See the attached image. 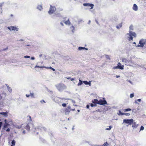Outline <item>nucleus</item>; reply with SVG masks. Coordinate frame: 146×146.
<instances>
[{
  "label": "nucleus",
  "mask_w": 146,
  "mask_h": 146,
  "mask_svg": "<svg viewBox=\"0 0 146 146\" xmlns=\"http://www.w3.org/2000/svg\"><path fill=\"white\" fill-rule=\"evenodd\" d=\"M57 89L60 91H62L66 89V86L63 84H58L56 85Z\"/></svg>",
  "instance_id": "1"
},
{
  "label": "nucleus",
  "mask_w": 146,
  "mask_h": 146,
  "mask_svg": "<svg viewBox=\"0 0 146 146\" xmlns=\"http://www.w3.org/2000/svg\"><path fill=\"white\" fill-rule=\"evenodd\" d=\"M127 35H128L127 37L128 38V40L129 41L133 40V36L134 37H135L136 35V34L134 32H132L131 31H129V33H127Z\"/></svg>",
  "instance_id": "2"
},
{
  "label": "nucleus",
  "mask_w": 146,
  "mask_h": 146,
  "mask_svg": "<svg viewBox=\"0 0 146 146\" xmlns=\"http://www.w3.org/2000/svg\"><path fill=\"white\" fill-rule=\"evenodd\" d=\"M133 119H125L123 120V123L128 124L129 125H131L133 123Z\"/></svg>",
  "instance_id": "3"
},
{
  "label": "nucleus",
  "mask_w": 146,
  "mask_h": 146,
  "mask_svg": "<svg viewBox=\"0 0 146 146\" xmlns=\"http://www.w3.org/2000/svg\"><path fill=\"white\" fill-rule=\"evenodd\" d=\"M122 62L125 64L126 65H129L130 63L131 62V61L129 59L125 58H123L122 59Z\"/></svg>",
  "instance_id": "4"
},
{
  "label": "nucleus",
  "mask_w": 146,
  "mask_h": 146,
  "mask_svg": "<svg viewBox=\"0 0 146 146\" xmlns=\"http://www.w3.org/2000/svg\"><path fill=\"white\" fill-rule=\"evenodd\" d=\"M56 10V9L54 6L50 5V8L48 11L49 14L53 13Z\"/></svg>",
  "instance_id": "5"
},
{
  "label": "nucleus",
  "mask_w": 146,
  "mask_h": 146,
  "mask_svg": "<svg viewBox=\"0 0 146 146\" xmlns=\"http://www.w3.org/2000/svg\"><path fill=\"white\" fill-rule=\"evenodd\" d=\"M83 5L85 7H91V8H90V9H93L94 6V5L92 3H84L83 4Z\"/></svg>",
  "instance_id": "6"
},
{
  "label": "nucleus",
  "mask_w": 146,
  "mask_h": 146,
  "mask_svg": "<svg viewBox=\"0 0 146 146\" xmlns=\"http://www.w3.org/2000/svg\"><path fill=\"white\" fill-rule=\"evenodd\" d=\"M107 103V102L105 100H100L98 101V104L100 105H104L106 104Z\"/></svg>",
  "instance_id": "7"
},
{
  "label": "nucleus",
  "mask_w": 146,
  "mask_h": 146,
  "mask_svg": "<svg viewBox=\"0 0 146 146\" xmlns=\"http://www.w3.org/2000/svg\"><path fill=\"white\" fill-rule=\"evenodd\" d=\"M71 110V109L70 106H68L65 110V114L66 115L68 114L70 112Z\"/></svg>",
  "instance_id": "8"
},
{
  "label": "nucleus",
  "mask_w": 146,
  "mask_h": 146,
  "mask_svg": "<svg viewBox=\"0 0 146 146\" xmlns=\"http://www.w3.org/2000/svg\"><path fill=\"white\" fill-rule=\"evenodd\" d=\"M146 39H142L139 41V44H142L143 47L144 45L146 44Z\"/></svg>",
  "instance_id": "9"
},
{
  "label": "nucleus",
  "mask_w": 146,
  "mask_h": 146,
  "mask_svg": "<svg viewBox=\"0 0 146 146\" xmlns=\"http://www.w3.org/2000/svg\"><path fill=\"white\" fill-rule=\"evenodd\" d=\"M7 28L10 31L16 30V31H18L17 28L14 26L8 27H7Z\"/></svg>",
  "instance_id": "10"
},
{
  "label": "nucleus",
  "mask_w": 146,
  "mask_h": 146,
  "mask_svg": "<svg viewBox=\"0 0 146 146\" xmlns=\"http://www.w3.org/2000/svg\"><path fill=\"white\" fill-rule=\"evenodd\" d=\"M117 66L118 69L121 70H123L124 69V66L121 65L120 63L119 62L117 64Z\"/></svg>",
  "instance_id": "11"
},
{
  "label": "nucleus",
  "mask_w": 146,
  "mask_h": 146,
  "mask_svg": "<svg viewBox=\"0 0 146 146\" xmlns=\"http://www.w3.org/2000/svg\"><path fill=\"white\" fill-rule=\"evenodd\" d=\"M36 129H38V131L41 130L42 131V130H45L46 128L44 127H42L40 126H38L36 128H35V130H36Z\"/></svg>",
  "instance_id": "12"
},
{
  "label": "nucleus",
  "mask_w": 146,
  "mask_h": 146,
  "mask_svg": "<svg viewBox=\"0 0 146 146\" xmlns=\"http://www.w3.org/2000/svg\"><path fill=\"white\" fill-rule=\"evenodd\" d=\"M132 9L133 10L137 11L138 10V7L137 5L135 4H134L133 5Z\"/></svg>",
  "instance_id": "13"
},
{
  "label": "nucleus",
  "mask_w": 146,
  "mask_h": 146,
  "mask_svg": "<svg viewBox=\"0 0 146 146\" xmlns=\"http://www.w3.org/2000/svg\"><path fill=\"white\" fill-rule=\"evenodd\" d=\"M8 112L6 111L5 112H0V114L2 115L4 117H6L8 116Z\"/></svg>",
  "instance_id": "14"
},
{
  "label": "nucleus",
  "mask_w": 146,
  "mask_h": 146,
  "mask_svg": "<svg viewBox=\"0 0 146 146\" xmlns=\"http://www.w3.org/2000/svg\"><path fill=\"white\" fill-rule=\"evenodd\" d=\"M132 127L133 128V129L137 128L138 124H137L136 122H133L132 123Z\"/></svg>",
  "instance_id": "15"
},
{
  "label": "nucleus",
  "mask_w": 146,
  "mask_h": 146,
  "mask_svg": "<svg viewBox=\"0 0 146 146\" xmlns=\"http://www.w3.org/2000/svg\"><path fill=\"white\" fill-rule=\"evenodd\" d=\"M93 103L95 104H98V100L97 99H95L92 101Z\"/></svg>",
  "instance_id": "16"
},
{
  "label": "nucleus",
  "mask_w": 146,
  "mask_h": 146,
  "mask_svg": "<svg viewBox=\"0 0 146 146\" xmlns=\"http://www.w3.org/2000/svg\"><path fill=\"white\" fill-rule=\"evenodd\" d=\"M6 85L7 88V90L9 91V92H11L12 91V90L11 88L9 86H8V85L6 84Z\"/></svg>",
  "instance_id": "17"
},
{
  "label": "nucleus",
  "mask_w": 146,
  "mask_h": 146,
  "mask_svg": "<svg viewBox=\"0 0 146 146\" xmlns=\"http://www.w3.org/2000/svg\"><path fill=\"white\" fill-rule=\"evenodd\" d=\"M37 9L40 11H41L42 9V6L41 5H38L37 7Z\"/></svg>",
  "instance_id": "18"
},
{
  "label": "nucleus",
  "mask_w": 146,
  "mask_h": 146,
  "mask_svg": "<svg viewBox=\"0 0 146 146\" xmlns=\"http://www.w3.org/2000/svg\"><path fill=\"white\" fill-rule=\"evenodd\" d=\"M30 123H28L25 127V129L28 131H29L30 129Z\"/></svg>",
  "instance_id": "19"
},
{
  "label": "nucleus",
  "mask_w": 146,
  "mask_h": 146,
  "mask_svg": "<svg viewBox=\"0 0 146 146\" xmlns=\"http://www.w3.org/2000/svg\"><path fill=\"white\" fill-rule=\"evenodd\" d=\"M65 24L66 25H70V22L69 21V19H68L67 21L64 22Z\"/></svg>",
  "instance_id": "20"
},
{
  "label": "nucleus",
  "mask_w": 146,
  "mask_h": 146,
  "mask_svg": "<svg viewBox=\"0 0 146 146\" xmlns=\"http://www.w3.org/2000/svg\"><path fill=\"white\" fill-rule=\"evenodd\" d=\"M122 26V23L119 24L118 25H117L116 27L117 29H119Z\"/></svg>",
  "instance_id": "21"
},
{
  "label": "nucleus",
  "mask_w": 146,
  "mask_h": 146,
  "mask_svg": "<svg viewBox=\"0 0 146 146\" xmlns=\"http://www.w3.org/2000/svg\"><path fill=\"white\" fill-rule=\"evenodd\" d=\"M9 125V124L7 123V122H6V123H5L4 125L3 129H5Z\"/></svg>",
  "instance_id": "22"
},
{
  "label": "nucleus",
  "mask_w": 146,
  "mask_h": 146,
  "mask_svg": "<svg viewBox=\"0 0 146 146\" xmlns=\"http://www.w3.org/2000/svg\"><path fill=\"white\" fill-rule=\"evenodd\" d=\"M83 83V81H82L81 80H79V82L78 83V86H80Z\"/></svg>",
  "instance_id": "23"
},
{
  "label": "nucleus",
  "mask_w": 146,
  "mask_h": 146,
  "mask_svg": "<svg viewBox=\"0 0 146 146\" xmlns=\"http://www.w3.org/2000/svg\"><path fill=\"white\" fill-rule=\"evenodd\" d=\"M30 96L31 98H35L34 94L33 93H30Z\"/></svg>",
  "instance_id": "24"
},
{
  "label": "nucleus",
  "mask_w": 146,
  "mask_h": 146,
  "mask_svg": "<svg viewBox=\"0 0 146 146\" xmlns=\"http://www.w3.org/2000/svg\"><path fill=\"white\" fill-rule=\"evenodd\" d=\"M117 114L119 115H124V113L121 112L120 110H119V113H118Z\"/></svg>",
  "instance_id": "25"
},
{
  "label": "nucleus",
  "mask_w": 146,
  "mask_h": 146,
  "mask_svg": "<svg viewBox=\"0 0 146 146\" xmlns=\"http://www.w3.org/2000/svg\"><path fill=\"white\" fill-rule=\"evenodd\" d=\"M15 142L14 140H13L11 142L12 145L11 146H14L15 145Z\"/></svg>",
  "instance_id": "26"
},
{
  "label": "nucleus",
  "mask_w": 146,
  "mask_h": 146,
  "mask_svg": "<svg viewBox=\"0 0 146 146\" xmlns=\"http://www.w3.org/2000/svg\"><path fill=\"white\" fill-rule=\"evenodd\" d=\"M70 29L71 30L72 32L73 33H74V27L73 26H72L70 27Z\"/></svg>",
  "instance_id": "27"
},
{
  "label": "nucleus",
  "mask_w": 146,
  "mask_h": 146,
  "mask_svg": "<svg viewBox=\"0 0 146 146\" xmlns=\"http://www.w3.org/2000/svg\"><path fill=\"white\" fill-rule=\"evenodd\" d=\"M131 110V109L130 108H127L123 110V111L125 112L128 111H130Z\"/></svg>",
  "instance_id": "28"
},
{
  "label": "nucleus",
  "mask_w": 146,
  "mask_h": 146,
  "mask_svg": "<svg viewBox=\"0 0 146 146\" xmlns=\"http://www.w3.org/2000/svg\"><path fill=\"white\" fill-rule=\"evenodd\" d=\"M141 101V100L140 99H138V100H136L135 101V104H138L137 102V101H138L139 102H140Z\"/></svg>",
  "instance_id": "29"
},
{
  "label": "nucleus",
  "mask_w": 146,
  "mask_h": 146,
  "mask_svg": "<svg viewBox=\"0 0 146 146\" xmlns=\"http://www.w3.org/2000/svg\"><path fill=\"white\" fill-rule=\"evenodd\" d=\"M111 126L110 125L109 126L108 128H106V129L108 130H110L111 129Z\"/></svg>",
  "instance_id": "30"
},
{
  "label": "nucleus",
  "mask_w": 146,
  "mask_h": 146,
  "mask_svg": "<svg viewBox=\"0 0 146 146\" xmlns=\"http://www.w3.org/2000/svg\"><path fill=\"white\" fill-rule=\"evenodd\" d=\"M83 83H84L86 85H88V82L86 81H83Z\"/></svg>",
  "instance_id": "31"
},
{
  "label": "nucleus",
  "mask_w": 146,
  "mask_h": 146,
  "mask_svg": "<svg viewBox=\"0 0 146 146\" xmlns=\"http://www.w3.org/2000/svg\"><path fill=\"white\" fill-rule=\"evenodd\" d=\"M90 106L92 107H95L96 106V104H90Z\"/></svg>",
  "instance_id": "32"
},
{
  "label": "nucleus",
  "mask_w": 146,
  "mask_h": 146,
  "mask_svg": "<svg viewBox=\"0 0 146 146\" xmlns=\"http://www.w3.org/2000/svg\"><path fill=\"white\" fill-rule=\"evenodd\" d=\"M78 50H84V47H79L78 48Z\"/></svg>",
  "instance_id": "33"
},
{
  "label": "nucleus",
  "mask_w": 146,
  "mask_h": 146,
  "mask_svg": "<svg viewBox=\"0 0 146 146\" xmlns=\"http://www.w3.org/2000/svg\"><path fill=\"white\" fill-rule=\"evenodd\" d=\"M134 96V94H131L130 95V98H132Z\"/></svg>",
  "instance_id": "34"
},
{
  "label": "nucleus",
  "mask_w": 146,
  "mask_h": 146,
  "mask_svg": "<svg viewBox=\"0 0 146 146\" xmlns=\"http://www.w3.org/2000/svg\"><path fill=\"white\" fill-rule=\"evenodd\" d=\"M133 27L132 25H130V26L129 27L130 31L131 30H133Z\"/></svg>",
  "instance_id": "35"
},
{
  "label": "nucleus",
  "mask_w": 146,
  "mask_h": 146,
  "mask_svg": "<svg viewBox=\"0 0 146 146\" xmlns=\"http://www.w3.org/2000/svg\"><path fill=\"white\" fill-rule=\"evenodd\" d=\"M144 129V127L143 126H141V127H140V131L141 130H143Z\"/></svg>",
  "instance_id": "36"
},
{
  "label": "nucleus",
  "mask_w": 146,
  "mask_h": 146,
  "mask_svg": "<svg viewBox=\"0 0 146 146\" xmlns=\"http://www.w3.org/2000/svg\"><path fill=\"white\" fill-rule=\"evenodd\" d=\"M124 115L128 116L130 115V114L128 113H124Z\"/></svg>",
  "instance_id": "37"
},
{
  "label": "nucleus",
  "mask_w": 146,
  "mask_h": 146,
  "mask_svg": "<svg viewBox=\"0 0 146 146\" xmlns=\"http://www.w3.org/2000/svg\"><path fill=\"white\" fill-rule=\"evenodd\" d=\"M108 143L106 142L105 143L102 145V146H108Z\"/></svg>",
  "instance_id": "38"
},
{
  "label": "nucleus",
  "mask_w": 146,
  "mask_h": 146,
  "mask_svg": "<svg viewBox=\"0 0 146 146\" xmlns=\"http://www.w3.org/2000/svg\"><path fill=\"white\" fill-rule=\"evenodd\" d=\"M3 102L2 101L0 103V107H2L3 106Z\"/></svg>",
  "instance_id": "39"
},
{
  "label": "nucleus",
  "mask_w": 146,
  "mask_h": 146,
  "mask_svg": "<svg viewBox=\"0 0 146 146\" xmlns=\"http://www.w3.org/2000/svg\"><path fill=\"white\" fill-rule=\"evenodd\" d=\"M62 106L64 107H65L66 106V104L65 103H63L62 104Z\"/></svg>",
  "instance_id": "40"
},
{
  "label": "nucleus",
  "mask_w": 146,
  "mask_h": 146,
  "mask_svg": "<svg viewBox=\"0 0 146 146\" xmlns=\"http://www.w3.org/2000/svg\"><path fill=\"white\" fill-rule=\"evenodd\" d=\"M44 66H38L37 65H36L35 66V68H44Z\"/></svg>",
  "instance_id": "41"
},
{
  "label": "nucleus",
  "mask_w": 146,
  "mask_h": 146,
  "mask_svg": "<svg viewBox=\"0 0 146 146\" xmlns=\"http://www.w3.org/2000/svg\"><path fill=\"white\" fill-rule=\"evenodd\" d=\"M28 117H29V119L28 118V119L29 120V121H32V119H31V117L30 116H28Z\"/></svg>",
  "instance_id": "42"
},
{
  "label": "nucleus",
  "mask_w": 146,
  "mask_h": 146,
  "mask_svg": "<svg viewBox=\"0 0 146 146\" xmlns=\"http://www.w3.org/2000/svg\"><path fill=\"white\" fill-rule=\"evenodd\" d=\"M136 46L137 47H143V46L142 45V44H140L139 45V44H138Z\"/></svg>",
  "instance_id": "43"
},
{
  "label": "nucleus",
  "mask_w": 146,
  "mask_h": 146,
  "mask_svg": "<svg viewBox=\"0 0 146 146\" xmlns=\"http://www.w3.org/2000/svg\"><path fill=\"white\" fill-rule=\"evenodd\" d=\"M24 57L25 58H30V56H27V55H26V56H24Z\"/></svg>",
  "instance_id": "44"
},
{
  "label": "nucleus",
  "mask_w": 146,
  "mask_h": 146,
  "mask_svg": "<svg viewBox=\"0 0 146 146\" xmlns=\"http://www.w3.org/2000/svg\"><path fill=\"white\" fill-rule=\"evenodd\" d=\"M3 4H4V2H2L1 3H0V7H1Z\"/></svg>",
  "instance_id": "45"
},
{
  "label": "nucleus",
  "mask_w": 146,
  "mask_h": 146,
  "mask_svg": "<svg viewBox=\"0 0 146 146\" xmlns=\"http://www.w3.org/2000/svg\"><path fill=\"white\" fill-rule=\"evenodd\" d=\"M40 102L41 103H45V101L43 100H41L40 101Z\"/></svg>",
  "instance_id": "46"
},
{
  "label": "nucleus",
  "mask_w": 146,
  "mask_h": 146,
  "mask_svg": "<svg viewBox=\"0 0 146 146\" xmlns=\"http://www.w3.org/2000/svg\"><path fill=\"white\" fill-rule=\"evenodd\" d=\"M113 68L114 69H118V67L117 66H114Z\"/></svg>",
  "instance_id": "47"
},
{
  "label": "nucleus",
  "mask_w": 146,
  "mask_h": 146,
  "mask_svg": "<svg viewBox=\"0 0 146 146\" xmlns=\"http://www.w3.org/2000/svg\"><path fill=\"white\" fill-rule=\"evenodd\" d=\"M68 100H71L72 101V102L73 103H75V101H74V100H72V99H68Z\"/></svg>",
  "instance_id": "48"
},
{
  "label": "nucleus",
  "mask_w": 146,
  "mask_h": 146,
  "mask_svg": "<svg viewBox=\"0 0 146 146\" xmlns=\"http://www.w3.org/2000/svg\"><path fill=\"white\" fill-rule=\"evenodd\" d=\"M106 58L108 59H110V57L108 55H106Z\"/></svg>",
  "instance_id": "49"
},
{
  "label": "nucleus",
  "mask_w": 146,
  "mask_h": 146,
  "mask_svg": "<svg viewBox=\"0 0 146 146\" xmlns=\"http://www.w3.org/2000/svg\"><path fill=\"white\" fill-rule=\"evenodd\" d=\"M90 107V106L89 104H87L86 105V107L87 109H89Z\"/></svg>",
  "instance_id": "50"
},
{
  "label": "nucleus",
  "mask_w": 146,
  "mask_h": 146,
  "mask_svg": "<svg viewBox=\"0 0 146 146\" xmlns=\"http://www.w3.org/2000/svg\"><path fill=\"white\" fill-rule=\"evenodd\" d=\"M58 100H60V99H62V100H64V99H65L64 98H58Z\"/></svg>",
  "instance_id": "51"
},
{
  "label": "nucleus",
  "mask_w": 146,
  "mask_h": 146,
  "mask_svg": "<svg viewBox=\"0 0 146 146\" xmlns=\"http://www.w3.org/2000/svg\"><path fill=\"white\" fill-rule=\"evenodd\" d=\"M31 59L32 60H34L35 59V58L34 57H32L31 58Z\"/></svg>",
  "instance_id": "52"
},
{
  "label": "nucleus",
  "mask_w": 146,
  "mask_h": 146,
  "mask_svg": "<svg viewBox=\"0 0 146 146\" xmlns=\"http://www.w3.org/2000/svg\"><path fill=\"white\" fill-rule=\"evenodd\" d=\"M50 69H52L53 71H55L54 69V68L51 67H50Z\"/></svg>",
  "instance_id": "53"
},
{
  "label": "nucleus",
  "mask_w": 146,
  "mask_h": 146,
  "mask_svg": "<svg viewBox=\"0 0 146 146\" xmlns=\"http://www.w3.org/2000/svg\"><path fill=\"white\" fill-rule=\"evenodd\" d=\"M10 131V129L9 128H7L6 130V131L7 132H9Z\"/></svg>",
  "instance_id": "54"
},
{
  "label": "nucleus",
  "mask_w": 146,
  "mask_h": 146,
  "mask_svg": "<svg viewBox=\"0 0 146 146\" xmlns=\"http://www.w3.org/2000/svg\"><path fill=\"white\" fill-rule=\"evenodd\" d=\"M88 82V85H89L90 86L91 85V82L90 81H89V82Z\"/></svg>",
  "instance_id": "55"
},
{
  "label": "nucleus",
  "mask_w": 146,
  "mask_h": 146,
  "mask_svg": "<svg viewBox=\"0 0 146 146\" xmlns=\"http://www.w3.org/2000/svg\"><path fill=\"white\" fill-rule=\"evenodd\" d=\"M26 96L27 97H29L30 96V95H28L26 94Z\"/></svg>",
  "instance_id": "56"
},
{
  "label": "nucleus",
  "mask_w": 146,
  "mask_h": 146,
  "mask_svg": "<svg viewBox=\"0 0 146 146\" xmlns=\"http://www.w3.org/2000/svg\"><path fill=\"white\" fill-rule=\"evenodd\" d=\"M128 82L131 84H132V82L130 80H128Z\"/></svg>",
  "instance_id": "57"
},
{
  "label": "nucleus",
  "mask_w": 146,
  "mask_h": 146,
  "mask_svg": "<svg viewBox=\"0 0 146 146\" xmlns=\"http://www.w3.org/2000/svg\"><path fill=\"white\" fill-rule=\"evenodd\" d=\"M70 80L71 81H74V78H70Z\"/></svg>",
  "instance_id": "58"
},
{
  "label": "nucleus",
  "mask_w": 146,
  "mask_h": 146,
  "mask_svg": "<svg viewBox=\"0 0 146 146\" xmlns=\"http://www.w3.org/2000/svg\"><path fill=\"white\" fill-rule=\"evenodd\" d=\"M60 24L62 26H63L64 25L61 22Z\"/></svg>",
  "instance_id": "59"
},
{
  "label": "nucleus",
  "mask_w": 146,
  "mask_h": 146,
  "mask_svg": "<svg viewBox=\"0 0 146 146\" xmlns=\"http://www.w3.org/2000/svg\"><path fill=\"white\" fill-rule=\"evenodd\" d=\"M116 77L117 78H119L120 77V76H118V75H116Z\"/></svg>",
  "instance_id": "60"
},
{
  "label": "nucleus",
  "mask_w": 146,
  "mask_h": 146,
  "mask_svg": "<svg viewBox=\"0 0 146 146\" xmlns=\"http://www.w3.org/2000/svg\"><path fill=\"white\" fill-rule=\"evenodd\" d=\"M91 23V21L90 20L88 22V23L89 24H90Z\"/></svg>",
  "instance_id": "61"
},
{
  "label": "nucleus",
  "mask_w": 146,
  "mask_h": 146,
  "mask_svg": "<svg viewBox=\"0 0 146 146\" xmlns=\"http://www.w3.org/2000/svg\"><path fill=\"white\" fill-rule=\"evenodd\" d=\"M42 54H40L39 55V57L40 58H41L42 56Z\"/></svg>",
  "instance_id": "62"
},
{
  "label": "nucleus",
  "mask_w": 146,
  "mask_h": 146,
  "mask_svg": "<svg viewBox=\"0 0 146 146\" xmlns=\"http://www.w3.org/2000/svg\"><path fill=\"white\" fill-rule=\"evenodd\" d=\"M21 126H19V127H18V129H19L21 128Z\"/></svg>",
  "instance_id": "63"
},
{
  "label": "nucleus",
  "mask_w": 146,
  "mask_h": 146,
  "mask_svg": "<svg viewBox=\"0 0 146 146\" xmlns=\"http://www.w3.org/2000/svg\"><path fill=\"white\" fill-rule=\"evenodd\" d=\"M7 49H8V48H4V49H3V50H7Z\"/></svg>",
  "instance_id": "64"
}]
</instances>
